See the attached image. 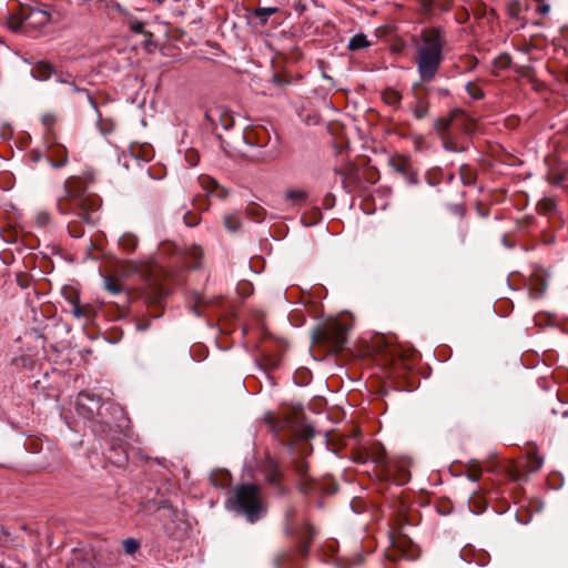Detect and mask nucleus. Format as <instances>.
<instances>
[{
	"instance_id": "28",
	"label": "nucleus",
	"mask_w": 568,
	"mask_h": 568,
	"mask_svg": "<svg viewBox=\"0 0 568 568\" xmlns=\"http://www.w3.org/2000/svg\"><path fill=\"white\" fill-rule=\"evenodd\" d=\"M191 255L194 257V258H197L202 255V250L200 247H195L191 251Z\"/></svg>"
},
{
	"instance_id": "14",
	"label": "nucleus",
	"mask_w": 568,
	"mask_h": 568,
	"mask_svg": "<svg viewBox=\"0 0 568 568\" xmlns=\"http://www.w3.org/2000/svg\"><path fill=\"white\" fill-rule=\"evenodd\" d=\"M400 99H402V97H400L399 92H397L394 89H388L383 92V100L388 105H393V106L397 105L399 103Z\"/></svg>"
},
{
	"instance_id": "1",
	"label": "nucleus",
	"mask_w": 568,
	"mask_h": 568,
	"mask_svg": "<svg viewBox=\"0 0 568 568\" xmlns=\"http://www.w3.org/2000/svg\"><path fill=\"white\" fill-rule=\"evenodd\" d=\"M446 43L438 28H426L415 39V64L422 81H432L443 61V48Z\"/></svg>"
},
{
	"instance_id": "21",
	"label": "nucleus",
	"mask_w": 568,
	"mask_h": 568,
	"mask_svg": "<svg viewBox=\"0 0 568 568\" xmlns=\"http://www.w3.org/2000/svg\"><path fill=\"white\" fill-rule=\"evenodd\" d=\"M466 89H467V92L469 93V95H471L474 99H479L483 97L481 89L474 83H468Z\"/></svg>"
},
{
	"instance_id": "6",
	"label": "nucleus",
	"mask_w": 568,
	"mask_h": 568,
	"mask_svg": "<svg viewBox=\"0 0 568 568\" xmlns=\"http://www.w3.org/2000/svg\"><path fill=\"white\" fill-rule=\"evenodd\" d=\"M95 200L89 196L72 200V211L78 214L83 221L90 222L89 210H94Z\"/></svg>"
},
{
	"instance_id": "23",
	"label": "nucleus",
	"mask_w": 568,
	"mask_h": 568,
	"mask_svg": "<svg viewBox=\"0 0 568 568\" xmlns=\"http://www.w3.org/2000/svg\"><path fill=\"white\" fill-rule=\"evenodd\" d=\"M290 557V555L287 552H282L280 555H277L274 559H273V565L275 568H282L283 567V560L284 559H287Z\"/></svg>"
},
{
	"instance_id": "12",
	"label": "nucleus",
	"mask_w": 568,
	"mask_h": 568,
	"mask_svg": "<svg viewBox=\"0 0 568 568\" xmlns=\"http://www.w3.org/2000/svg\"><path fill=\"white\" fill-rule=\"evenodd\" d=\"M277 11L275 7L257 8L254 11V16L260 19L261 23L267 22L268 18Z\"/></svg>"
},
{
	"instance_id": "7",
	"label": "nucleus",
	"mask_w": 568,
	"mask_h": 568,
	"mask_svg": "<svg viewBox=\"0 0 568 568\" xmlns=\"http://www.w3.org/2000/svg\"><path fill=\"white\" fill-rule=\"evenodd\" d=\"M28 27L39 28L48 24L51 20V16L48 10L44 9H31L24 17Z\"/></svg>"
},
{
	"instance_id": "24",
	"label": "nucleus",
	"mask_w": 568,
	"mask_h": 568,
	"mask_svg": "<svg viewBox=\"0 0 568 568\" xmlns=\"http://www.w3.org/2000/svg\"><path fill=\"white\" fill-rule=\"evenodd\" d=\"M71 313L78 318L83 315L82 308L78 302H72Z\"/></svg>"
},
{
	"instance_id": "20",
	"label": "nucleus",
	"mask_w": 568,
	"mask_h": 568,
	"mask_svg": "<svg viewBox=\"0 0 568 568\" xmlns=\"http://www.w3.org/2000/svg\"><path fill=\"white\" fill-rule=\"evenodd\" d=\"M428 112V106L422 100L418 101V104L414 109V114L417 119H423L426 116Z\"/></svg>"
},
{
	"instance_id": "8",
	"label": "nucleus",
	"mask_w": 568,
	"mask_h": 568,
	"mask_svg": "<svg viewBox=\"0 0 568 568\" xmlns=\"http://www.w3.org/2000/svg\"><path fill=\"white\" fill-rule=\"evenodd\" d=\"M77 404L80 408H85L89 415H93L100 410V399L89 393H80Z\"/></svg>"
},
{
	"instance_id": "4",
	"label": "nucleus",
	"mask_w": 568,
	"mask_h": 568,
	"mask_svg": "<svg viewBox=\"0 0 568 568\" xmlns=\"http://www.w3.org/2000/svg\"><path fill=\"white\" fill-rule=\"evenodd\" d=\"M351 326L338 320H329L317 331L316 339L327 343L334 352L341 351L346 343Z\"/></svg>"
},
{
	"instance_id": "27",
	"label": "nucleus",
	"mask_w": 568,
	"mask_h": 568,
	"mask_svg": "<svg viewBox=\"0 0 568 568\" xmlns=\"http://www.w3.org/2000/svg\"><path fill=\"white\" fill-rule=\"evenodd\" d=\"M469 478L474 481H477L480 478V471L475 469L469 473Z\"/></svg>"
},
{
	"instance_id": "19",
	"label": "nucleus",
	"mask_w": 568,
	"mask_h": 568,
	"mask_svg": "<svg viewBox=\"0 0 568 568\" xmlns=\"http://www.w3.org/2000/svg\"><path fill=\"white\" fill-rule=\"evenodd\" d=\"M140 547V544L134 538H128L123 541L124 551L133 555Z\"/></svg>"
},
{
	"instance_id": "2",
	"label": "nucleus",
	"mask_w": 568,
	"mask_h": 568,
	"mask_svg": "<svg viewBox=\"0 0 568 568\" xmlns=\"http://www.w3.org/2000/svg\"><path fill=\"white\" fill-rule=\"evenodd\" d=\"M227 505L233 510L245 516L247 521L255 523L265 514L258 488L255 485H242L235 488Z\"/></svg>"
},
{
	"instance_id": "3",
	"label": "nucleus",
	"mask_w": 568,
	"mask_h": 568,
	"mask_svg": "<svg viewBox=\"0 0 568 568\" xmlns=\"http://www.w3.org/2000/svg\"><path fill=\"white\" fill-rule=\"evenodd\" d=\"M435 128L443 139L445 148L452 151H455L456 148L450 143V133H446L448 129L452 128L465 133H470L474 130L471 120L459 109L452 111L447 116L437 119L435 121Z\"/></svg>"
},
{
	"instance_id": "18",
	"label": "nucleus",
	"mask_w": 568,
	"mask_h": 568,
	"mask_svg": "<svg viewBox=\"0 0 568 568\" xmlns=\"http://www.w3.org/2000/svg\"><path fill=\"white\" fill-rule=\"evenodd\" d=\"M138 240L132 234H124L119 239V244L126 248V250H133L136 246Z\"/></svg>"
},
{
	"instance_id": "30",
	"label": "nucleus",
	"mask_w": 568,
	"mask_h": 568,
	"mask_svg": "<svg viewBox=\"0 0 568 568\" xmlns=\"http://www.w3.org/2000/svg\"><path fill=\"white\" fill-rule=\"evenodd\" d=\"M539 10L541 13H547L549 11V6H542V7H540Z\"/></svg>"
},
{
	"instance_id": "10",
	"label": "nucleus",
	"mask_w": 568,
	"mask_h": 568,
	"mask_svg": "<svg viewBox=\"0 0 568 568\" xmlns=\"http://www.w3.org/2000/svg\"><path fill=\"white\" fill-rule=\"evenodd\" d=\"M52 74V67L45 62H40L32 69V75L37 80H47Z\"/></svg>"
},
{
	"instance_id": "5",
	"label": "nucleus",
	"mask_w": 568,
	"mask_h": 568,
	"mask_svg": "<svg viewBox=\"0 0 568 568\" xmlns=\"http://www.w3.org/2000/svg\"><path fill=\"white\" fill-rule=\"evenodd\" d=\"M207 118L213 124L219 121L224 130L231 129L234 124L233 113L224 108H216L215 110L210 111V113H207Z\"/></svg>"
},
{
	"instance_id": "13",
	"label": "nucleus",
	"mask_w": 568,
	"mask_h": 568,
	"mask_svg": "<svg viewBox=\"0 0 568 568\" xmlns=\"http://www.w3.org/2000/svg\"><path fill=\"white\" fill-rule=\"evenodd\" d=\"M104 286L113 295L123 291L121 282L109 276L104 277Z\"/></svg>"
},
{
	"instance_id": "29",
	"label": "nucleus",
	"mask_w": 568,
	"mask_h": 568,
	"mask_svg": "<svg viewBox=\"0 0 568 568\" xmlns=\"http://www.w3.org/2000/svg\"><path fill=\"white\" fill-rule=\"evenodd\" d=\"M65 163H67V156H62V159L59 162L53 163L52 165L60 168V166H63Z\"/></svg>"
},
{
	"instance_id": "26",
	"label": "nucleus",
	"mask_w": 568,
	"mask_h": 568,
	"mask_svg": "<svg viewBox=\"0 0 568 568\" xmlns=\"http://www.w3.org/2000/svg\"><path fill=\"white\" fill-rule=\"evenodd\" d=\"M143 28H144V26H143V23H142V22H135V23H133V24H132V30H133L134 32H136V33L142 32V31H143Z\"/></svg>"
},
{
	"instance_id": "9",
	"label": "nucleus",
	"mask_w": 568,
	"mask_h": 568,
	"mask_svg": "<svg viewBox=\"0 0 568 568\" xmlns=\"http://www.w3.org/2000/svg\"><path fill=\"white\" fill-rule=\"evenodd\" d=\"M284 199L291 201L293 205L300 206L307 201L308 193L303 189H292L284 193Z\"/></svg>"
},
{
	"instance_id": "16",
	"label": "nucleus",
	"mask_w": 568,
	"mask_h": 568,
	"mask_svg": "<svg viewBox=\"0 0 568 568\" xmlns=\"http://www.w3.org/2000/svg\"><path fill=\"white\" fill-rule=\"evenodd\" d=\"M224 224H225V227L231 231V232H235L240 229L241 226V221H240V217L235 214H230V215H226L225 219H224Z\"/></svg>"
},
{
	"instance_id": "22",
	"label": "nucleus",
	"mask_w": 568,
	"mask_h": 568,
	"mask_svg": "<svg viewBox=\"0 0 568 568\" xmlns=\"http://www.w3.org/2000/svg\"><path fill=\"white\" fill-rule=\"evenodd\" d=\"M253 133L254 130H248L243 133V140L245 141V143H247L248 145H263L262 142L254 140Z\"/></svg>"
},
{
	"instance_id": "15",
	"label": "nucleus",
	"mask_w": 568,
	"mask_h": 568,
	"mask_svg": "<svg viewBox=\"0 0 568 568\" xmlns=\"http://www.w3.org/2000/svg\"><path fill=\"white\" fill-rule=\"evenodd\" d=\"M202 183L210 193H216V195L220 197L225 195V192L223 190L220 191V186L216 183V181L205 178L202 180Z\"/></svg>"
},
{
	"instance_id": "25",
	"label": "nucleus",
	"mask_w": 568,
	"mask_h": 568,
	"mask_svg": "<svg viewBox=\"0 0 568 568\" xmlns=\"http://www.w3.org/2000/svg\"><path fill=\"white\" fill-rule=\"evenodd\" d=\"M49 221V215L44 212H41L37 215V222L40 224V225H44L45 223H48Z\"/></svg>"
},
{
	"instance_id": "11",
	"label": "nucleus",
	"mask_w": 568,
	"mask_h": 568,
	"mask_svg": "<svg viewBox=\"0 0 568 568\" xmlns=\"http://www.w3.org/2000/svg\"><path fill=\"white\" fill-rule=\"evenodd\" d=\"M369 45H371L369 41L362 33L355 34L354 37L351 38V40L348 42V49L353 50V51L361 50V49L367 48Z\"/></svg>"
},
{
	"instance_id": "17",
	"label": "nucleus",
	"mask_w": 568,
	"mask_h": 568,
	"mask_svg": "<svg viewBox=\"0 0 568 568\" xmlns=\"http://www.w3.org/2000/svg\"><path fill=\"white\" fill-rule=\"evenodd\" d=\"M26 22L24 17H18L16 14H10L8 19V27L10 30L18 32L23 27V23Z\"/></svg>"
}]
</instances>
